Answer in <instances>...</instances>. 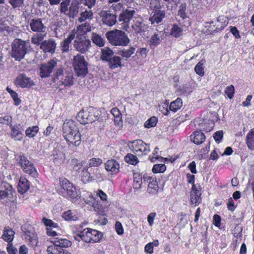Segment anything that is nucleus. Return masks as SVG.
I'll return each mask as SVG.
<instances>
[{"mask_svg": "<svg viewBox=\"0 0 254 254\" xmlns=\"http://www.w3.org/2000/svg\"><path fill=\"white\" fill-rule=\"evenodd\" d=\"M63 136L69 147L80 145L81 135L77 124L73 120H65L63 126Z\"/></svg>", "mask_w": 254, "mask_h": 254, "instance_id": "nucleus-1", "label": "nucleus"}, {"mask_svg": "<svg viewBox=\"0 0 254 254\" xmlns=\"http://www.w3.org/2000/svg\"><path fill=\"white\" fill-rule=\"evenodd\" d=\"M56 189L59 194L70 200H77L80 197L79 190L64 178H60Z\"/></svg>", "mask_w": 254, "mask_h": 254, "instance_id": "nucleus-2", "label": "nucleus"}, {"mask_svg": "<svg viewBox=\"0 0 254 254\" xmlns=\"http://www.w3.org/2000/svg\"><path fill=\"white\" fill-rule=\"evenodd\" d=\"M106 37L112 45L116 46H126L130 41L127 35L124 31L119 30L107 32Z\"/></svg>", "mask_w": 254, "mask_h": 254, "instance_id": "nucleus-3", "label": "nucleus"}, {"mask_svg": "<svg viewBox=\"0 0 254 254\" xmlns=\"http://www.w3.org/2000/svg\"><path fill=\"white\" fill-rule=\"evenodd\" d=\"M28 43L19 39H15L12 43L10 55L15 60L20 61L28 50Z\"/></svg>", "mask_w": 254, "mask_h": 254, "instance_id": "nucleus-4", "label": "nucleus"}, {"mask_svg": "<svg viewBox=\"0 0 254 254\" xmlns=\"http://www.w3.org/2000/svg\"><path fill=\"white\" fill-rule=\"evenodd\" d=\"M96 196H98L103 201L107 200V195L101 190L98 189L94 191L93 192H87L86 195L83 197L84 202L92 206L95 210L99 208V201L96 199Z\"/></svg>", "mask_w": 254, "mask_h": 254, "instance_id": "nucleus-5", "label": "nucleus"}, {"mask_svg": "<svg viewBox=\"0 0 254 254\" xmlns=\"http://www.w3.org/2000/svg\"><path fill=\"white\" fill-rule=\"evenodd\" d=\"M73 66L78 76H84L88 72V63L83 56L77 54L73 57Z\"/></svg>", "mask_w": 254, "mask_h": 254, "instance_id": "nucleus-6", "label": "nucleus"}, {"mask_svg": "<svg viewBox=\"0 0 254 254\" xmlns=\"http://www.w3.org/2000/svg\"><path fill=\"white\" fill-rule=\"evenodd\" d=\"M78 237L85 242L96 243L100 240L102 234L96 230L86 228L80 232Z\"/></svg>", "mask_w": 254, "mask_h": 254, "instance_id": "nucleus-7", "label": "nucleus"}, {"mask_svg": "<svg viewBox=\"0 0 254 254\" xmlns=\"http://www.w3.org/2000/svg\"><path fill=\"white\" fill-rule=\"evenodd\" d=\"M128 146L133 153L139 156L146 155L150 151L149 144L141 139L129 142Z\"/></svg>", "mask_w": 254, "mask_h": 254, "instance_id": "nucleus-8", "label": "nucleus"}, {"mask_svg": "<svg viewBox=\"0 0 254 254\" xmlns=\"http://www.w3.org/2000/svg\"><path fill=\"white\" fill-rule=\"evenodd\" d=\"M15 158L25 173L28 174L32 177H37L38 174L36 169L34 167L33 164L27 159L26 157L23 155H16Z\"/></svg>", "mask_w": 254, "mask_h": 254, "instance_id": "nucleus-9", "label": "nucleus"}, {"mask_svg": "<svg viewBox=\"0 0 254 254\" xmlns=\"http://www.w3.org/2000/svg\"><path fill=\"white\" fill-rule=\"evenodd\" d=\"M91 46V42L84 36L77 35L74 41V47L75 49L81 53H85L87 52Z\"/></svg>", "mask_w": 254, "mask_h": 254, "instance_id": "nucleus-10", "label": "nucleus"}, {"mask_svg": "<svg viewBox=\"0 0 254 254\" xmlns=\"http://www.w3.org/2000/svg\"><path fill=\"white\" fill-rule=\"evenodd\" d=\"M99 15L103 23L109 26L114 25L117 22L116 16L109 10H101Z\"/></svg>", "mask_w": 254, "mask_h": 254, "instance_id": "nucleus-11", "label": "nucleus"}, {"mask_svg": "<svg viewBox=\"0 0 254 254\" xmlns=\"http://www.w3.org/2000/svg\"><path fill=\"white\" fill-rule=\"evenodd\" d=\"M15 84L21 88H30L34 85V82L24 74H20L17 76Z\"/></svg>", "mask_w": 254, "mask_h": 254, "instance_id": "nucleus-12", "label": "nucleus"}, {"mask_svg": "<svg viewBox=\"0 0 254 254\" xmlns=\"http://www.w3.org/2000/svg\"><path fill=\"white\" fill-rule=\"evenodd\" d=\"M57 65L56 60H52L47 64H43L40 67V76L41 77H48Z\"/></svg>", "mask_w": 254, "mask_h": 254, "instance_id": "nucleus-13", "label": "nucleus"}, {"mask_svg": "<svg viewBox=\"0 0 254 254\" xmlns=\"http://www.w3.org/2000/svg\"><path fill=\"white\" fill-rule=\"evenodd\" d=\"M13 192L11 185L7 183H2L0 189V199L11 197Z\"/></svg>", "mask_w": 254, "mask_h": 254, "instance_id": "nucleus-14", "label": "nucleus"}, {"mask_svg": "<svg viewBox=\"0 0 254 254\" xmlns=\"http://www.w3.org/2000/svg\"><path fill=\"white\" fill-rule=\"evenodd\" d=\"M228 23L225 16H219L216 20L212 21V24H215L214 28H211V31L218 32L223 30L227 25Z\"/></svg>", "mask_w": 254, "mask_h": 254, "instance_id": "nucleus-15", "label": "nucleus"}, {"mask_svg": "<svg viewBox=\"0 0 254 254\" xmlns=\"http://www.w3.org/2000/svg\"><path fill=\"white\" fill-rule=\"evenodd\" d=\"M201 192L199 188H196L195 185L192 186L190 199L191 204H194V206L198 205L201 202Z\"/></svg>", "mask_w": 254, "mask_h": 254, "instance_id": "nucleus-16", "label": "nucleus"}, {"mask_svg": "<svg viewBox=\"0 0 254 254\" xmlns=\"http://www.w3.org/2000/svg\"><path fill=\"white\" fill-rule=\"evenodd\" d=\"M105 168L111 174L116 175L119 172L120 165L114 159H111L105 163Z\"/></svg>", "mask_w": 254, "mask_h": 254, "instance_id": "nucleus-17", "label": "nucleus"}, {"mask_svg": "<svg viewBox=\"0 0 254 254\" xmlns=\"http://www.w3.org/2000/svg\"><path fill=\"white\" fill-rule=\"evenodd\" d=\"M56 43L53 39H49L43 41L40 44V48L45 53L53 54L56 48Z\"/></svg>", "mask_w": 254, "mask_h": 254, "instance_id": "nucleus-18", "label": "nucleus"}, {"mask_svg": "<svg viewBox=\"0 0 254 254\" xmlns=\"http://www.w3.org/2000/svg\"><path fill=\"white\" fill-rule=\"evenodd\" d=\"M29 25L31 29L33 32L44 33L46 30V26L40 19H31Z\"/></svg>", "mask_w": 254, "mask_h": 254, "instance_id": "nucleus-19", "label": "nucleus"}, {"mask_svg": "<svg viewBox=\"0 0 254 254\" xmlns=\"http://www.w3.org/2000/svg\"><path fill=\"white\" fill-rule=\"evenodd\" d=\"M148 183L147 192L150 194H155L158 192L159 187L156 180L152 177H144V183Z\"/></svg>", "mask_w": 254, "mask_h": 254, "instance_id": "nucleus-20", "label": "nucleus"}, {"mask_svg": "<svg viewBox=\"0 0 254 254\" xmlns=\"http://www.w3.org/2000/svg\"><path fill=\"white\" fill-rule=\"evenodd\" d=\"M52 245L50 246H55L58 249H63L62 248H66L70 246L71 243L66 239L56 238L51 241Z\"/></svg>", "mask_w": 254, "mask_h": 254, "instance_id": "nucleus-21", "label": "nucleus"}, {"mask_svg": "<svg viewBox=\"0 0 254 254\" xmlns=\"http://www.w3.org/2000/svg\"><path fill=\"white\" fill-rule=\"evenodd\" d=\"M23 237L24 239L27 242H28L32 247L37 246L38 241L37 236L34 233L30 231L24 232Z\"/></svg>", "mask_w": 254, "mask_h": 254, "instance_id": "nucleus-22", "label": "nucleus"}, {"mask_svg": "<svg viewBox=\"0 0 254 254\" xmlns=\"http://www.w3.org/2000/svg\"><path fill=\"white\" fill-rule=\"evenodd\" d=\"M88 108L80 111L77 115L76 118L81 124H86L89 123Z\"/></svg>", "mask_w": 254, "mask_h": 254, "instance_id": "nucleus-23", "label": "nucleus"}, {"mask_svg": "<svg viewBox=\"0 0 254 254\" xmlns=\"http://www.w3.org/2000/svg\"><path fill=\"white\" fill-rule=\"evenodd\" d=\"M75 37V30L69 34L68 37L61 43V50L64 52H67L69 50V45L71 41Z\"/></svg>", "mask_w": 254, "mask_h": 254, "instance_id": "nucleus-24", "label": "nucleus"}, {"mask_svg": "<svg viewBox=\"0 0 254 254\" xmlns=\"http://www.w3.org/2000/svg\"><path fill=\"white\" fill-rule=\"evenodd\" d=\"M148 53V50L146 48H139L136 51L135 56L132 58L134 61H136L137 63H140L141 59H145L147 57Z\"/></svg>", "mask_w": 254, "mask_h": 254, "instance_id": "nucleus-25", "label": "nucleus"}, {"mask_svg": "<svg viewBox=\"0 0 254 254\" xmlns=\"http://www.w3.org/2000/svg\"><path fill=\"white\" fill-rule=\"evenodd\" d=\"M190 139L196 144H200L205 140V136L203 133L199 131H196L190 136Z\"/></svg>", "mask_w": 254, "mask_h": 254, "instance_id": "nucleus-26", "label": "nucleus"}, {"mask_svg": "<svg viewBox=\"0 0 254 254\" xmlns=\"http://www.w3.org/2000/svg\"><path fill=\"white\" fill-rule=\"evenodd\" d=\"M29 187L30 185L28 180L24 177H21L17 188L18 192L23 194L29 190Z\"/></svg>", "mask_w": 254, "mask_h": 254, "instance_id": "nucleus-27", "label": "nucleus"}, {"mask_svg": "<svg viewBox=\"0 0 254 254\" xmlns=\"http://www.w3.org/2000/svg\"><path fill=\"white\" fill-rule=\"evenodd\" d=\"M153 12V15L149 18V21L152 24L160 22L165 17V13L163 10H157Z\"/></svg>", "mask_w": 254, "mask_h": 254, "instance_id": "nucleus-28", "label": "nucleus"}, {"mask_svg": "<svg viewBox=\"0 0 254 254\" xmlns=\"http://www.w3.org/2000/svg\"><path fill=\"white\" fill-rule=\"evenodd\" d=\"M62 217L66 221H76L79 216L75 211L68 210L63 213Z\"/></svg>", "mask_w": 254, "mask_h": 254, "instance_id": "nucleus-29", "label": "nucleus"}, {"mask_svg": "<svg viewBox=\"0 0 254 254\" xmlns=\"http://www.w3.org/2000/svg\"><path fill=\"white\" fill-rule=\"evenodd\" d=\"M122 58L119 56H115L108 61L109 67L111 69H115L122 66Z\"/></svg>", "mask_w": 254, "mask_h": 254, "instance_id": "nucleus-30", "label": "nucleus"}, {"mask_svg": "<svg viewBox=\"0 0 254 254\" xmlns=\"http://www.w3.org/2000/svg\"><path fill=\"white\" fill-rule=\"evenodd\" d=\"M81 3L80 0H74L72 1L69 7L68 15L70 17H74L78 12V5Z\"/></svg>", "mask_w": 254, "mask_h": 254, "instance_id": "nucleus-31", "label": "nucleus"}, {"mask_svg": "<svg viewBox=\"0 0 254 254\" xmlns=\"http://www.w3.org/2000/svg\"><path fill=\"white\" fill-rule=\"evenodd\" d=\"M144 177H148V176H145L139 173L133 174V186L135 189H138L140 188L142 183H144Z\"/></svg>", "mask_w": 254, "mask_h": 254, "instance_id": "nucleus-32", "label": "nucleus"}, {"mask_svg": "<svg viewBox=\"0 0 254 254\" xmlns=\"http://www.w3.org/2000/svg\"><path fill=\"white\" fill-rule=\"evenodd\" d=\"M135 11L133 10L126 9L121 13L119 16V21L127 22L130 20L133 16Z\"/></svg>", "mask_w": 254, "mask_h": 254, "instance_id": "nucleus-33", "label": "nucleus"}, {"mask_svg": "<svg viewBox=\"0 0 254 254\" xmlns=\"http://www.w3.org/2000/svg\"><path fill=\"white\" fill-rule=\"evenodd\" d=\"M246 143L249 149L254 150V127L248 133L246 138Z\"/></svg>", "mask_w": 254, "mask_h": 254, "instance_id": "nucleus-34", "label": "nucleus"}, {"mask_svg": "<svg viewBox=\"0 0 254 254\" xmlns=\"http://www.w3.org/2000/svg\"><path fill=\"white\" fill-rule=\"evenodd\" d=\"M114 117V123L116 126H120L122 124V114L117 108H113L110 111Z\"/></svg>", "mask_w": 254, "mask_h": 254, "instance_id": "nucleus-35", "label": "nucleus"}, {"mask_svg": "<svg viewBox=\"0 0 254 254\" xmlns=\"http://www.w3.org/2000/svg\"><path fill=\"white\" fill-rule=\"evenodd\" d=\"M89 123H92L99 119L100 112L96 108L92 107H88Z\"/></svg>", "mask_w": 254, "mask_h": 254, "instance_id": "nucleus-36", "label": "nucleus"}, {"mask_svg": "<svg viewBox=\"0 0 254 254\" xmlns=\"http://www.w3.org/2000/svg\"><path fill=\"white\" fill-rule=\"evenodd\" d=\"M73 30H75V35L83 36V34L91 30V26L89 23H85L77 26L76 29H74Z\"/></svg>", "mask_w": 254, "mask_h": 254, "instance_id": "nucleus-37", "label": "nucleus"}, {"mask_svg": "<svg viewBox=\"0 0 254 254\" xmlns=\"http://www.w3.org/2000/svg\"><path fill=\"white\" fill-rule=\"evenodd\" d=\"M183 106V101L181 98H177L175 100L171 102L169 109L174 113L180 110Z\"/></svg>", "mask_w": 254, "mask_h": 254, "instance_id": "nucleus-38", "label": "nucleus"}, {"mask_svg": "<svg viewBox=\"0 0 254 254\" xmlns=\"http://www.w3.org/2000/svg\"><path fill=\"white\" fill-rule=\"evenodd\" d=\"M10 127L11 130L12 137L17 140H21L23 137V134L19 127L17 126H13L12 124H10Z\"/></svg>", "mask_w": 254, "mask_h": 254, "instance_id": "nucleus-39", "label": "nucleus"}, {"mask_svg": "<svg viewBox=\"0 0 254 254\" xmlns=\"http://www.w3.org/2000/svg\"><path fill=\"white\" fill-rule=\"evenodd\" d=\"M14 234V232L11 228H5L2 238L7 242H11L13 240Z\"/></svg>", "mask_w": 254, "mask_h": 254, "instance_id": "nucleus-40", "label": "nucleus"}, {"mask_svg": "<svg viewBox=\"0 0 254 254\" xmlns=\"http://www.w3.org/2000/svg\"><path fill=\"white\" fill-rule=\"evenodd\" d=\"M101 58L103 61L108 62L113 57L114 53L109 48L106 47L101 50Z\"/></svg>", "mask_w": 254, "mask_h": 254, "instance_id": "nucleus-41", "label": "nucleus"}, {"mask_svg": "<svg viewBox=\"0 0 254 254\" xmlns=\"http://www.w3.org/2000/svg\"><path fill=\"white\" fill-rule=\"evenodd\" d=\"M54 159L57 163L61 164L65 160V155L63 151L56 148L53 153Z\"/></svg>", "mask_w": 254, "mask_h": 254, "instance_id": "nucleus-42", "label": "nucleus"}, {"mask_svg": "<svg viewBox=\"0 0 254 254\" xmlns=\"http://www.w3.org/2000/svg\"><path fill=\"white\" fill-rule=\"evenodd\" d=\"M47 252L48 254H70L67 251L64 249H58L55 246H48Z\"/></svg>", "mask_w": 254, "mask_h": 254, "instance_id": "nucleus-43", "label": "nucleus"}, {"mask_svg": "<svg viewBox=\"0 0 254 254\" xmlns=\"http://www.w3.org/2000/svg\"><path fill=\"white\" fill-rule=\"evenodd\" d=\"M46 34L44 33H39L34 34L31 38V43L36 46L40 45L43 40L45 37Z\"/></svg>", "mask_w": 254, "mask_h": 254, "instance_id": "nucleus-44", "label": "nucleus"}, {"mask_svg": "<svg viewBox=\"0 0 254 254\" xmlns=\"http://www.w3.org/2000/svg\"><path fill=\"white\" fill-rule=\"evenodd\" d=\"M169 100H166L162 102L159 105V109L160 112H162L165 116H169L170 115V109H169Z\"/></svg>", "mask_w": 254, "mask_h": 254, "instance_id": "nucleus-45", "label": "nucleus"}, {"mask_svg": "<svg viewBox=\"0 0 254 254\" xmlns=\"http://www.w3.org/2000/svg\"><path fill=\"white\" fill-rule=\"evenodd\" d=\"M92 40L93 43L99 47H103L105 45V40L95 33H93L92 34Z\"/></svg>", "mask_w": 254, "mask_h": 254, "instance_id": "nucleus-46", "label": "nucleus"}, {"mask_svg": "<svg viewBox=\"0 0 254 254\" xmlns=\"http://www.w3.org/2000/svg\"><path fill=\"white\" fill-rule=\"evenodd\" d=\"M73 79L72 73H68L65 75L63 76L60 81L64 86H70L73 84Z\"/></svg>", "mask_w": 254, "mask_h": 254, "instance_id": "nucleus-47", "label": "nucleus"}, {"mask_svg": "<svg viewBox=\"0 0 254 254\" xmlns=\"http://www.w3.org/2000/svg\"><path fill=\"white\" fill-rule=\"evenodd\" d=\"M42 222L44 224V225L46 227V228H54V229L59 230V225L54 222L51 219H48L46 217L43 218L42 220Z\"/></svg>", "mask_w": 254, "mask_h": 254, "instance_id": "nucleus-48", "label": "nucleus"}, {"mask_svg": "<svg viewBox=\"0 0 254 254\" xmlns=\"http://www.w3.org/2000/svg\"><path fill=\"white\" fill-rule=\"evenodd\" d=\"M42 222L44 224V225L46 227V228H54V229L59 230V225L54 222L51 219H48L46 217L43 218L42 220Z\"/></svg>", "mask_w": 254, "mask_h": 254, "instance_id": "nucleus-49", "label": "nucleus"}, {"mask_svg": "<svg viewBox=\"0 0 254 254\" xmlns=\"http://www.w3.org/2000/svg\"><path fill=\"white\" fill-rule=\"evenodd\" d=\"M39 129V127L37 126L30 127L26 129L25 134L29 138L34 137L37 135Z\"/></svg>", "mask_w": 254, "mask_h": 254, "instance_id": "nucleus-50", "label": "nucleus"}, {"mask_svg": "<svg viewBox=\"0 0 254 254\" xmlns=\"http://www.w3.org/2000/svg\"><path fill=\"white\" fill-rule=\"evenodd\" d=\"M132 27L136 34H141L144 32L145 24L140 21H136Z\"/></svg>", "mask_w": 254, "mask_h": 254, "instance_id": "nucleus-51", "label": "nucleus"}, {"mask_svg": "<svg viewBox=\"0 0 254 254\" xmlns=\"http://www.w3.org/2000/svg\"><path fill=\"white\" fill-rule=\"evenodd\" d=\"M135 49L134 47H130L127 49H123L119 53L123 58L128 59L134 53Z\"/></svg>", "mask_w": 254, "mask_h": 254, "instance_id": "nucleus-52", "label": "nucleus"}, {"mask_svg": "<svg viewBox=\"0 0 254 254\" xmlns=\"http://www.w3.org/2000/svg\"><path fill=\"white\" fill-rule=\"evenodd\" d=\"M6 90L9 93L11 98L13 100L14 105L15 106H18L21 103V101L19 98L18 94L10 89L9 87H7Z\"/></svg>", "mask_w": 254, "mask_h": 254, "instance_id": "nucleus-53", "label": "nucleus"}, {"mask_svg": "<svg viewBox=\"0 0 254 254\" xmlns=\"http://www.w3.org/2000/svg\"><path fill=\"white\" fill-rule=\"evenodd\" d=\"M161 39L158 34H154L150 38L148 42L150 46L156 47L158 46L161 42Z\"/></svg>", "mask_w": 254, "mask_h": 254, "instance_id": "nucleus-54", "label": "nucleus"}, {"mask_svg": "<svg viewBox=\"0 0 254 254\" xmlns=\"http://www.w3.org/2000/svg\"><path fill=\"white\" fill-rule=\"evenodd\" d=\"M93 18V12L91 10H85L80 13V16L78 20L79 22H82L86 19H91Z\"/></svg>", "mask_w": 254, "mask_h": 254, "instance_id": "nucleus-55", "label": "nucleus"}, {"mask_svg": "<svg viewBox=\"0 0 254 254\" xmlns=\"http://www.w3.org/2000/svg\"><path fill=\"white\" fill-rule=\"evenodd\" d=\"M158 122L157 118L153 116L148 119L144 123V126L145 128H149L156 126Z\"/></svg>", "mask_w": 254, "mask_h": 254, "instance_id": "nucleus-56", "label": "nucleus"}, {"mask_svg": "<svg viewBox=\"0 0 254 254\" xmlns=\"http://www.w3.org/2000/svg\"><path fill=\"white\" fill-rule=\"evenodd\" d=\"M204 63V62L202 60L199 61L196 64V65L195 66V67H194V70H195L196 73L201 76H203L204 74V67H203Z\"/></svg>", "mask_w": 254, "mask_h": 254, "instance_id": "nucleus-57", "label": "nucleus"}, {"mask_svg": "<svg viewBox=\"0 0 254 254\" xmlns=\"http://www.w3.org/2000/svg\"><path fill=\"white\" fill-rule=\"evenodd\" d=\"M125 160L127 163L133 165L137 164L138 162L137 157L132 154H127L125 157Z\"/></svg>", "mask_w": 254, "mask_h": 254, "instance_id": "nucleus-58", "label": "nucleus"}, {"mask_svg": "<svg viewBox=\"0 0 254 254\" xmlns=\"http://www.w3.org/2000/svg\"><path fill=\"white\" fill-rule=\"evenodd\" d=\"M183 30L181 27L174 24L172 28L171 34L175 37H179L182 35Z\"/></svg>", "mask_w": 254, "mask_h": 254, "instance_id": "nucleus-59", "label": "nucleus"}, {"mask_svg": "<svg viewBox=\"0 0 254 254\" xmlns=\"http://www.w3.org/2000/svg\"><path fill=\"white\" fill-rule=\"evenodd\" d=\"M71 165L73 169L78 172H80V170L83 168H82L83 162L76 159H73L71 160Z\"/></svg>", "mask_w": 254, "mask_h": 254, "instance_id": "nucleus-60", "label": "nucleus"}, {"mask_svg": "<svg viewBox=\"0 0 254 254\" xmlns=\"http://www.w3.org/2000/svg\"><path fill=\"white\" fill-rule=\"evenodd\" d=\"M151 162H154L156 160H159L161 162H171L173 163L176 160L175 158H173L172 157L164 158L159 156H157L155 157H152L151 158Z\"/></svg>", "mask_w": 254, "mask_h": 254, "instance_id": "nucleus-61", "label": "nucleus"}, {"mask_svg": "<svg viewBox=\"0 0 254 254\" xmlns=\"http://www.w3.org/2000/svg\"><path fill=\"white\" fill-rule=\"evenodd\" d=\"M166 169L164 164H160L154 165L152 168V172L154 173H160L164 172Z\"/></svg>", "mask_w": 254, "mask_h": 254, "instance_id": "nucleus-62", "label": "nucleus"}, {"mask_svg": "<svg viewBox=\"0 0 254 254\" xmlns=\"http://www.w3.org/2000/svg\"><path fill=\"white\" fill-rule=\"evenodd\" d=\"M102 159L98 158H93L89 160L88 165L90 167H97L102 163Z\"/></svg>", "mask_w": 254, "mask_h": 254, "instance_id": "nucleus-63", "label": "nucleus"}, {"mask_svg": "<svg viewBox=\"0 0 254 254\" xmlns=\"http://www.w3.org/2000/svg\"><path fill=\"white\" fill-rule=\"evenodd\" d=\"M150 7L153 11L160 10L161 8L160 3L158 0H151L150 2Z\"/></svg>", "mask_w": 254, "mask_h": 254, "instance_id": "nucleus-64", "label": "nucleus"}]
</instances>
